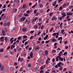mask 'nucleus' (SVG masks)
I'll return each instance as SVG.
<instances>
[{
    "label": "nucleus",
    "instance_id": "0e129e2a",
    "mask_svg": "<svg viewBox=\"0 0 73 73\" xmlns=\"http://www.w3.org/2000/svg\"><path fill=\"white\" fill-rule=\"evenodd\" d=\"M66 70V68H64L63 70V72H64V71H65Z\"/></svg>",
    "mask_w": 73,
    "mask_h": 73
},
{
    "label": "nucleus",
    "instance_id": "dca6fc26",
    "mask_svg": "<svg viewBox=\"0 0 73 73\" xmlns=\"http://www.w3.org/2000/svg\"><path fill=\"white\" fill-rule=\"evenodd\" d=\"M59 58L60 57L57 56L56 58V61H59V59H58V58Z\"/></svg>",
    "mask_w": 73,
    "mask_h": 73
},
{
    "label": "nucleus",
    "instance_id": "72a5a7b5",
    "mask_svg": "<svg viewBox=\"0 0 73 73\" xmlns=\"http://www.w3.org/2000/svg\"><path fill=\"white\" fill-rule=\"evenodd\" d=\"M7 37H6L5 38V42H7Z\"/></svg>",
    "mask_w": 73,
    "mask_h": 73
},
{
    "label": "nucleus",
    "instance_id": "37998d69",
    "mask_svg": "<svg viewBox=\"0 0 73 73\" xmlns=\"http://www.w3.org/2000/svg\"><path fill=\"white\" fill-rule=\"evenodd\" d=\"M61 34H62V33H64V29H62L61 30Z\"/></svg>",
    "mask_w": 73,
    "mask_h": 73
},
{
    "label": "nucleus",
    "instance_id": "a19ab883",
    "mask_svg": "<svg viewBox=\"0 0 73 73\" xmlns=\"http://www.w3.org/2000/svg\"><path fill=\"white\" fill-rule=\"evenodd\" d=\"M62 23H61L60 25V28H61V27H62Z\"/></svg>",
    "mask_w": 73,
    "mask_h": 73
},
{
    "label": "nucleus",
    "instance_id": "58836bf2",
    "mask_svg": "<svg viewBox=\"0 0 73 73\" xmlns=\"http://www.w3.org/2000/svg\"><path fill=\"white\" fill-rule=\"evenodd\" d=\"M56 19V17L54 16L52 18V20H54V19Z\"/></svg>",
    "mask_w": 73,
    "mask_h": 73
},
{
    "label": "nucleus",
    "instance_id": "aec40b11",
    "mask_svg": "<svg viewBox=\"0 0 73 73\" xmlns=\"http://www.w3.org/2000/svg\"><path fill=\"white\" fill-rule=\"evenodd\" d=\"M37 10L36 9H35L34 11V14H36V13H37Z\"/></svg>",
    "mask_w": 73,
    "mask_h": 73
},
{
    "label": "nucleus",
    "instance_id": "8fccbe9b",
    "mask_svg": "<svg viewBox=\"0 0 73 73\" xmlns=\"http://www.w3.org/2000/svg\"><path fill=\"white\" fill-rule=\"evenodd\" d=\"M38 41H41V37H39L38 38Z\"/></svg>",
    "mask_w": 73,
    "mask_h": 73
},
{
    "label": "nucleus",
    "instance_id": "2eb2a0df",
    "mask_svg": "<svg viewBox=\"0 0 73 73\" xmlns=\"http://www.w3.org/2000/svg\"><path fill=\"white\" fill-rule=\"evenodd\" d=\"M62 40V37H60L58 38V40L59 41V40Z\"/></svg>",
    "mask_w": 73,
    "mask_h": 73
},
{
    "label": "nucleus",
    "instance_id": "6ab92c4d",
    "mask_svg": "<svg viewBox=\"0 0 73 73\" xmlns=\"http://www.w3.org/2000/svg\"><path fill=\"white\" fill-rule=\"evenodd\" d=\"M4 56V57H5V58H8V55H7L6 54H5Z\"/></svg>",
    "mask_w": 73,
    "mask_h": 73
},
{
    "label": "nucleus",
    "instance_id": "f704fd0d",
    "mask_svg": "<svg viewBox=\"0 0 73 73\" xmlns=\"http://www.w3.org/2000/svg\"><path fill=\"white\" fill-rule=\"evenodd\" d=\"M31 66H32V64H30L28 65V66L29 68H31Z\"/></svg>",
    "mask_w": 73,
    "mask_h": 73
},
{
    "label": "nucleus",
    "instance_id": "774afa93",
    "mask_svg": "<svg viewBox=\"0 0 73 73\" xmlns=\"http://www.w3.org/2000/svg\"><path fill=\"white\" fill-rule=\"evenodd\" d=\"M57 65H58V66L59 67H61V65H60V64H57Z\"/></svg>",
    "mask_w": 73,
    "mask_h": 73
},
{
    "label": "nucleus",
    "instance_id": "864d4df0",
    "mask_svg": "<svg viewBox=\"0 0 73 73\" xmlns=\"http://www.w3.org/2000/svg\"><path fill=\"white\" fill-rule=\"evenodd\" d=\"M39 15V13L38 12L36 13L35 15L36 16H38Z\"/></svg>",
    "mask_w": 73,
    "mask_h": 73
},
{
    "label": "nucleus",
    "instance_id": "6e6d98bb",
    "mask_svg": "<svg viewBox=\"0 0 73 73\" xmlns=\"http://www.w3.org/2000/svg\"><path fill=\"white\" fill-rule=\"evenodd\" d=\"M53 14L52 13H50L49 14V16H52V15Z\"/></svg>",
    "mask_w": 73,
    "mask_h": 73
},
{
    "label": "nucleus",
    "instance_id": "13d9d810",
    "mask_svg": "<svg viewBox=\"0 0 73 73\" xmlns=\"http://www.w3.org/2000/svg\"><path fill=\"white\" fill-rule=\"evenodd\" d=\"M59 9L60 10H61V9H62V6H60V7Z\"/></svg>",
    "mask_w": 73,
    "mask_h": 73
},
{
    "label": "nucleus",
    "instance_id": "0eeeda50",
    "mask_svg": "<svg viewBox=\"0 0 73 73\" xmlns=\"http://www.w3.org/2000/svg\"><path fill=\"white\" fill-rule=\"evenodd\" d=\"M64 60V59L61 57H60L59 58V60L60 61H61L62 62Z\"/></svg>",
    "mask_w": 73,
    "mask_h": 73
},
{
    "label": "nucleus",
    "instance_id": "20e7f679",
    "mask_svg": "<svg viewBox=\"0 0 73 73\" xmlns=\"http://www.w3.org/2000/svg\"><path fill=\"white\" fill-rule=\"evenodd\" d=\"M43 50H40L39 51V55H41L43 53Z\"/></svg>",
    "mask_w": 73,
    "mask_h": 73
},
{
    "label": "nucleus",
    "instance_id": "4468645a",
    "mask_svg": "<svg viewBox=\"0 0 73 73\" xmlns=\"http://www.w3.org/2000/svg\"><path fill=\"white\" fill-rule=\"evenodd\" d=\"M34 28L35 29H37V28H38V26H37V25H35L34 26Z\"/></svg>",
    "mask_w": 73,
    "mask_h": 73
},
{
    "label": "nucleus",
    "instance_id": "4d7b16f0",
    "mask_svg": "<svg viewBox=\"0 0 73 73\" xmlns=\"http://www.w3.org/2000/svg\"><path fill=\"white\" fill-rule=\"evenodd\" d=\"M70 12L67 13V16H69V15H70Z\"/></svg>",
    "mask_w": 73,
    "mask_h": 73
},
{
    "label": "nucleus",
    "instance_id": "412c9836",
    "mask_svg": "<svg viewBox=\"0 0 73 73\" xmlns=\"http://www.w3.org/2000/svg\"><path fill=\"white\" fill-rule=\"evenodd\" d=\"M48 51H45V53L46 56H47V55H48Z\"/></svg>",
    "mask_w": 73,
    "mask_h": 73
},
{
    "label": "nucleus",
    "instance_id": "9d476101",
    "mask_svg": "<svg viewBox=\"0 0 73 73\" xmlns=\"http://www.w3.org/2000/svg\"><path fill=\"white\" fill-rule=\"evenodd\" d=\"M23 9H25L26 8V4H24L22 7Z\"/></svg>",
    "mask_w": 73,
    "mask_h": 73
},
{
    "label": "nucleus",
    "instance_id": "473e14b6",
    "mask_svg": "<svg viewBox=\"0 0 73 73\" xmlns=\"http://www.w3.org/2000/svg\"><path fill=\"white\" fill-rule=\"evenodd\" d=\"M53 28L52 27L51 28V29H50L49 30V32H52V31H53Z\"/></svg>",
    "mask_w": 73,
    "mask_h": 73
},
{
    "label": "nucleus",
    "instance_id": "c85d7f7f",
    "mask_svg": "<svg viewBox=\"0 0 73 73\" xmlns=\"http://www.w3.org/2000/svg\"><path fill=\"white\" fill-rule=\"evenodd\" d=\"M21 48H19L18 49V52H20V51H21Z\"/></svg>",
    "mask_w": 73,
    "mask_h": 73
},
{
    "label": "nucleus",
    "instance_id": "393cba45",
    "mask_svg": "<svg viewBox=\"0 0 73 73\" xmlns=\"http://www.w3.org/2000/svg\"><path fill=\"white\" fill-rule=\"evenodd\" d=\"M43 7V5L42 4H40L39 5V7L40 8H42Z\"/></svg>",
    "mask_w": 73,
    "mask_h": 73
},
{
    "label": "nucleus",
    "instance_id": "7ed1b4c3",
    "mask_svg": "<svg viewBox=\"0 0 73 73\" xmlns=\"http://www.w3.org/2000/svg\"><path fill=\"white\" fill-rule=\"evenodd\" d=\"M1 17H2V19H5L6 16L5 15H4V14L3 13L1 15Z\"/></svg>",
    "mask_w": 73,
    "mask_h": 73
},
{
    "label": "nucleus",
    "instance_id": "6e6552de",
    "mask_svg": "<svg viewBox=\"0 0 73 73\" xmlns=\"http://www.w3.org/2000/svg\"><path fill=\"white\" fill-rule=\"evenodd\" d=\"M24 16L25 17H28V16H29V14L27 13H24Z\"/></svg>",
    "mask_w": 73,
    "mask_h": 73
},
{
    "label": "nucleus",
    "instance_id": "a211bd4d",
    "mask_svg": "<svg viewBox=\"0 0 73 73\" xmlns=\"http://www.w3.org/2000/svg\"><path fill=\"white\" fill-rule=\"evenodd\" d=\"M15 31H16V29H15V28H14L13 29H11V31L12 32H15Z\"/></svg>",
    "mask_w": 73,
    "mask_h": 73
},
{
    "label": "nucleus",
    "instance_id": "3c124183",
    "mask_svg": "<svg viewBox=\"0 0 73 73\" xmlns=\"http://www.w3.org/2000/svg\"><path fill=\"white\" fill-rule=\"evenodd\" d=\"M1 71H3L4 70V67H2L1 68Z\"/></svg>",
    "mask_w": 73,
    "mask_h": 73
},
{
    "label": "nucleus",
    "instance_id": "f257e3e1",
    "mask_svg": "<svg viewBox=\"0 0 73 73\" xmlns=\"http://www.w3.org/2000/svg\"><path fill=\"white\" fill-rule=\"evenodd\" d=\"M26 19V17H23L21 18L19 20V22H23L24 21H25V20Z\"/></svg>",
    "mask_w": 73,
    "mask_h": 73
},
{
    "label": "nucleus",
    "instance_id": "423d86ee",
    "mask_svg": "<svg viewBox=\"0 0 73 73\" xmlns=\"http://www.w3.org/2000/svg\"><path fill=\"white\" fill-rule=\"evenodd\" d=\"M17 9H14L13 10V13H16V12H17Z\"/></svg>",
    "mask_w": 73,
    "mask_h": 73
},
{
    "label": "nucleus",
    "instance_id": "f3484780",
    "mask_svg": "<svg viewBox=\"0 0 73 73\" xmlns=\"http://www.w3.org/2000/svg\"><path fill=\"white\" fill-rule=\"evenodd\" d=\"M41 59H39L37 60V62L38 63H39V62H41Z\"/></svg>",
    "mask_w": 73,
    "mask_h": 73
},
{
    "label": "nucleus",
    "instance_id": "f8f14e48",
    "mask_svg": "<svg viewBox=\"0 0 73 73\" xmlns=\"http://www.w3.org/2000/svg\"><path fill=\"white\" fill-rule=\"evenodd\" d=\"M48 35H47L44 38V40H46L48 38Z\"/></svg>",
    "mask_w": 73,
    "mask_h": 73
},
{
    "label": "nucleus",
    "instance_id": "de8ad7c7",
    "mask_svg": "<svg viewBox=\"0 0 73 73\" xmlns=\"http://www.w3.org/2000/svg\"><path fill=\"white\" fill-rule=\"evenodd\" d=\"M23 61V58H21L20 59V62H22V61Z\"/></svg>",
    "mask_w": 73,
    "mask_h": 73
},
{
    "label": "nucleus",
    "instance_id": "603ef678",
    "mask_svg": "<svg viewBox=\"0 0 73 73\" xmlns=\"http://www.w3.org/2000/svg\"><path fill=\"white\" fill-rule=\"evenodd\" d=\"M38 48H39V47H36L35 48V50H37L38 49Z\"/></svg>",
    "mask_w": 73,
    "mask_h": 73
},
{
    "label": "nucleus",
    "instance_id": "c9c22d12",
    "mask_svg": "<svg viewBox=\"0 0 73 73\" xmlns=\"http://www.w3.org/2000/svg\"><path fill=\"white\" fill-rule=\"evenodd\" d=\"M48 22H49V19H48L46 21V23H48Z\"/></svg>",
    "mask_w": 73,
    "mask_h": 73
},
{
    "label": "nucleus",
    "instance_id": "49530a36",
    "mask_svg": "<svg viewBox=\"0 0 73 73\" xmlns=\"http://www.w3.org/2000/svg\"><path fill=\"white\" fill-rule=\"evenodd\" d=\"M44 27V26L42 25L40 27V29H43V27Z\"/></svg>",
    "mask_w": 73,
    "mask_h": 73
},
{
    "label": "nucleus",
    "instance_id": "ea45409f",
    "mask_svg": "<svg viewBox=\"0 0 73 73\" xmlns=\"http://www.w3.org/2000/svg\"><path fill=\"white\" fill-rule=\"evenodd\" d=\"M38 70V69L36 68H34V70H35V71H37V70Z\"/></svg>",
    "mask_w": 73,
    "mask_h": 73
},
{
    "label": "nucleus",
    "instance_id": "69168bd1",
    "mask_svg": "<svg viewBox=\"0 0 73 73\" xmlns=\"http://www.w3.org/2000/svg\"><path fill=\"white\" fill-rule=\"evenodd\" d=\"M57 45V43L55 42L54 43V46H56V45Z\"/></svg>",
    "mask_w": 73,
    "mask_h": 73
},
{
    "label": "nucleus",
    "instance_id": "c03bdc74",
    "mask_svg": "<svg viewBox=\"0 0 73 73\" xmlns=\"http://www.w3.org/2000/svg\"><path fill=\"white\" fill-rule=\"evenodd\" d=\"M23 68H20V70H19L20 72H21L23 71Z\"/></svg>",
    "mask_w": 73,
    "mask_h": 73
},
{
    "label": "nucleus",
    "instance_id": "1a4fd4ad",
    "mask_svg": "<svg viewBox=\"0 0 73 73\" xmlns=\"http://www.w3.org/2000/svg\"><path fill=\"white\" fill-rule=\"evenodd\" d=\"M62 16H66V14L64 12H62Z\"/></svg>",
    "mask_w": 73,
    "mask_h": 73
},
{
    "label": "nucleus",
    "instance_id": "e433bc0d",
    "mask_svg": "<svg viewBox=\"0 0 73 73\" xmlns=\"http://www.w3.org/2000/svg\"><path fill=\"white\" fill-rule=\"evenodd\" d=\"M22 17V15L20 13L19 15V17Z\"/></svg>",
    "mask_w": 73,
    "mask_h": 73
},
{
    "label": "nucleus",
    "instance_id": "bb28decb",
    "mask_svg": "<svg viewBox=\"0 0 73 73\" xmlns=\"http://www.w3.org/2000/svg\"><path fill=\"white\" fill-rule=\"evenodd\" d=\"M59 56H57L58 57H60L61 56V54L60 53H59L58 54Z\"/></svg>",
    "mask_w": 73,
    "mask_h": 73
},
{
    "label": "nucleus",
    "instance_id": "5701e85b",
    "mask_svg": "<svg viewBox=\"0 0 73 73\" xmlns=\"http://www.w3.org/2000/svg\"><path fill=\"white\" fill-rule=\"evenodd\" d=\"M23 38H27V37H27V35H23Z\"/></svg>",
    "mask_w": 73,
    "mask_h": 73
},
{
    "label": "nucleus",
    "instance_id": "cd10ccee",
    "mask_svg": "<svg viewBox=\"0 0 73 73\" xmlns=\"http://www.w3.org/2000/svg\"><path fill=\"white\" fill-rule=\"evenodd\" d=\"M52 53H55L56 52V51L55 50H52Z\"/></svg>",
    "mask_w": 73,
    "mask_h": 73
},
{
    "label": "nucleus",
    "instance_id": "bf43d9fd",
    "mask_svg": "<svg viewBox=\"0 0 73 73\" xmlns=\"http://www.w3.org/2000/svg\"><path fill=\"white\" fill-rule=\"evenodd\" d=\"M66 54H67V52H65L64 53V54H63V55H66Z\"/></svg>",
    "mask_w": 73,
    "mask_h": 73
},
{
    "label": "nucleus",
    "instance_id": "338daca9",
    "mask_svg": "<svg viewBox=\"0 0 73 73\" xmlns=\"http://www.w3.org/2000/svg\"><path fill=\"white\" fill-rule=\"evenodd\" d=\"M34 19V20L36 21L37 20V17H36Z\"/></svg>",
    "mask_w": 73,
    "mask_h": 73
},
{
    "label": "nucleus",
    "instance_id": "9b49d317",
    "mask_svg": "<svg viewBox=\"0 0 73 73\" xmlns=\"http://www.w3.org/2000/svg\"><path fill=\"white\" fill-rule=\"evenodd\" d=\"M2 33L3 34V35H5V31L4 30H3L2 31Z\"/></svg>",
    "mask_w": 73,
    "mask_h": 73
},
{
    "label": "nucleus",
    "instance_id": "09e8293b",
    "mask_svg": "<svg viewBox=\"0 0 73 73\" xmlns=\"http://www.w3.org/2000/svg\"><path fill=\"white\" fill-rule=\"evenodd\" d=\"M62 67L61 66L59 68V70H62Z\"/></svg>",
    "mask_w": 73,
    "mask_h": 73
},
{
    "label": "nucleus",
    "instance_id": "a878e982",
    "mask_svg": "<svg viewBox=\"0 0 73 73\" xmlns=\"http://www.w3.org/2000/svg\"><path fill=\"white\" fill-rule=\"evenodd\" d=\"M23 56H26L27 54H26V53L25 52H23Z\"/></svg>",
    "mask_w": 73,
    "mask_h": 73
},
{
    "label": "nucleus",
    "instance_id": "2f4dec72",
    "mask_svg": "<svg viewBox=\"0 0 73 73\" xmlns=\"http://www.w3.org/2000/svg\"><path fill=\"white\" fill-rule=\"evenodd\" d=\"M46 65H48V59H46Z\"/></svg>",
    "mask_w": 73,
    "mask_h": 73
},
{
    "label": "nucleus",
    "instance_id": "052dcab7",
    "mask_svg": "<svg viewBox=\"0 0 73 73\" xmlns=\"http://www.w3.org/2000/svg\"><path fill=\"white\" fill-rule=\"evenodd\" d=\"M11 48V46H8V47H7V50H9V49H10V48Z\"/></svg>",
    "mask_w": 73,
    "mask_h": 73
},
{
    "label": "nucleus",
    "instance_id": "680f3d73",
    "mask_svg": "<svg viewBox=\"0 0 73 73\" xmlns=\"http://www.w3.org/2000/svg\"><path fill=\"white\" fill-rule=\"evenodd\" d=\"M56 33H54L53 34V36H56Z\"/></svg>",
    "mask_w": 73,
    "mask_h": 73
},
{
    "label": "nucleus",
    "instance_id": "4be33fe9",
    "mask_svg": "<svg viewBox=\"0 0 73 73\" xmlns=\"http://www.w3.org/2000/svg\"><path fill=\"white\" fill-rule=\"evenodd\" d=\"M4 52V50L3 48L0 49V52Z\"/></svg>",
    "mask_w": 73,
    "mask_h": 73
},
{
    "label": "nucleus",
    "instance_id": "79ce46f5",
    "mask_svg": "<svg viewBox=\"0 0 73 73\" xmlns=\"http://www.w3.org/2000/svg\"><path fill=\"white\" fill-rule=\"evenodd\" d=\"M34 38V36H31L30 38V39L31 40L32 38Z\"/></svg>",
    "mask_w": 73,
    "mask_h": 73
},
{
    "label": "nucleus",
    "instance_id": "ddd939ff",
    "mask_svg": "<svg viewBox=\"0 0 73 73\" xmlns=\"http://www.w3.org/2000/svg\"><path fill=\"white\" fill-rule=\"evenodd\" d=\"M27 31V28H23V29H22V31L23 32H25L26 31Z\"/></svg>",
    "mask_w": 73,
    "mask_h": 73
},
{
    "label": "nucleus",
    "instance_id": "e2e57ef3",
    "mask_svg": "<svg viewBox=\"0 0 73 73\" xmlns=\"http://www.w3.org/2000/svg\"><path fill=\"white\" fill-rule=\"evenodd\" d=\"M20 42V41L19 40H17L16 41V42H18V44H19V42Z\"/></svg>",
    "mask_w": 73,
    "mask_h": 73
},
{
    "label": "nucleus",
    "instance_id": "5fc2aeb1",
    "mask_svg": "<svg viewBox=\"0 0 73 73\" xmlns=\"http://www.w3.org/2000/svg\"><path fill=\"white\" fill-rule=\"evenodd\" d=\"M4 37L3 36H1L0 38V40H1L2 39H4Z\"/></svg>",
    "mask_w": 73,
    "mask_h": 73
},
{
    "label": "nucleus",
    "instance_id": "c756f323",
    "mask_svg": "<svg viewBox=\"0 0 73 73\" xmlns=\"http://www.w3.org/2000/svg\"><path fill=\"white\" fill-rule=\"evenodd\" d=\"M66 6V3L64 4L63 5V8H65V7Z\"/></svg>",
    "mask_w": 73,
    "mask_h": 73
},
{
    "label": "nucleus",
    "instance_id": "7c9ffc66",
    "mask_svg": "<svg viewBox=\"0 0 73 73\" xmlns=\"http://www.w3.org/2000/svg\"><path fill=\"white\" fill-rule=\"evenodd\" d=\"M72 8H73V6H70L69 7V9H71Z\"/></svg>",
    "mask_w": 73,
    "mask_h": 73
},
{
    "label": "nucleus",
    "instance_id": "a18cd8bd",
    "mask_svg": "<svg viewBox=\"0 0 73 73\" xmlns=\"http://www.w3.org/2000/svg\"><path fill=\"white\" fill-rule=\"evenodd\" d=\"M49 41H50V40H47V41H46L45 42V43H46V44H48V43L49 42Z\"/></svg>",
    "mask_w": 73,
    "mask_h": 73
},
{
    "label": "nucleus",
    "instance_id": "f03ea898",
    "mask_svg": "<svg viewBox=\"0 0 73 73\" xmlns=\"http://www.w3.org/2000/svg\"><path fill=\"white\" fill-rule=\"evenodd\" d=\"M30 22L31 21L30 20H28V19H27L25 21V24H26L27 23L28 24H29Z\"/></svg>",
    "mask_w": 73,
    "mask_h": 73
},
{
    "label": "nucleus",
    "instance_id": "4c0bfd02",
    "mask_svg": "<svg viewBox=\"0 0 73 73\" xmlns=\"http://www.w3.org/2000/svg\"><path fill=\"white\" fill-rule=\"evenodd\" d=\"M35 32V31H30V33L31 34H32L33 33H34Z\"/></svg>",
    "mask_w": 73,
    "mask_h": 73
},
{
    "label": "nucleus",
    "instance_id": "39448f33",
    "mask_svg": "<svg viewBox=\"0 0 73 73\" xmlns=\"http://www.w3.org/2000/svg\"><path fill=\"white\" fill-rule=\"evenodd\" d=\"M33 52H31L30 54V56L32 58H33Z\"/></svg>",
    "mask_w": 73,
    "mask_h": 73
},
{
    "label": "nucleus",
    "instance_id": "b1692460",
    "mask_svg": "<svg viewBox=\"0 0 73 73\" xmlns=\"http://www.w3.org/2000/svg\"><path fill=\"white\" fill-rule=\"evenodd\" d=\"M56 39L54 38H53L52 40V42H55V41H56Z\"/></svg>",
    "mask_w": 73,
    "mask_h": 73
}]
</instances>
